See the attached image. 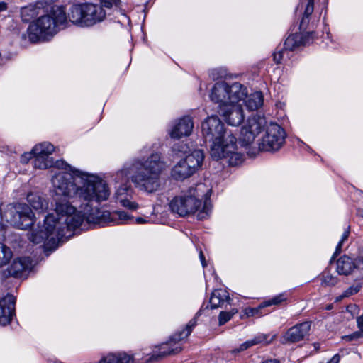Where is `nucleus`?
I'll list each match as a JSON object with an SVG mask.
<instances>
[{
    "instance_id": "nucleus-17",
    "label": "nucleus",
    "mask_w": 363,
    "mask_h": 363,
    "mask_svg": "<svg viewBox=\"0 0 363 363\" xmlns=\"http://www.w3.org/2000/svg\"><path fill=\"white\" fill-rule=\"evenodd\" d=\"M204 159V155L202 150H195L190 154L186 156L184 162L186 163L189 168H190L195 173L201 166Z\"/></svg>"
},
{
    "instance_id": "nucleus-38",
    "label": "nucleus",
    "mask_w": 363,
    "mask_h": 363,
    "mask_svg": "<svg viewBox=\"0 0 363 363\" xmlns=\"http://www.w3.org/2000/svg\"><path fill=\"white\" fill-rule=\"evenodd\" d=\"M282 57H283V52L282 51L279 50V51H276L274 52L273 54V59H274V61L277 63V64H279L282 60Z\"/></svg>"
},
{
    "instance_id": "nucleus-12",
    "label": "nucleus",
    "mask_w": 363,
    "mask_h": 363,
    "mask_svg": "<svg viewBox=\"0 0 363 363\" xmlns=\"http://www.w3.org/2000/svg\"><path fill=\"white\" fill-rule=\"evenodd\" d=\"M16 298L8 294L0 300V325L9 324L15 312Z\"/></svg>"
},
{
    "instance_id": "nucleus-44",
    "label": "nucleus",
    "mask_w": 363,
    "mask_h": 363,
    "mask_svg": "<svg viewBox=\"0 0 363 363\" xmlns=\"http://www.w3.org/2000/svg\"><path fill=\"white\" fill-rule=\"evenodd\" d=\"M344 298H346V296H344V293H343L342 295H340V296H337V297L336 298L335 301H337V302L340 301H341V300H342Z\"/></svg>"
},
{
    "instance_id": "nucleus-32",
    "label": "nucleus",
    "mask_w": 363,
    "mask_h": 363,
    "mask_svg": "<svg viewBox=\"0 0 363 363\" xmlns=\"http://www.w3.org/2000/svg\"><path fill=\"white\" fill-rule=\"evenodd\" d=\"M349 233H350L349 230H345L343 233V234L342 235V238H341L340 241L338 242V244H337V245L336 247L335 255L339 254L340 252L341 251L342 245L344 242V241L347 239V238L349 236Z\"/></svg>"
},
{
    "instance_id": "nucleus-33",
    "label": "nucleus",
    "mask_w": 363,
    "mask_h": 363,
    "mask_svg": "<svg viewBox=\"0 0 363 363\" xmlns=\"http://www.w3.org/2000/svg\"><path fill=\"white\" fill-rule=\"evenodd\" d=\"M361 337H363V331L360 330L359 331L354 332V333L350 335L344 337V338L348 341H352L353 340H356Z\"/></svg>"
},
{
    "instance_id": "nucleus-22",
    "label": "nucleus",
    "mask_w": 363,
    "mask_h": 363,
    "mask_svg": "<svg viewBox=\"0 0 363 363\" xmlns=\"http://www.w3.org/2000/svg\"><path fill=\"white\" fill-rule=\"evenodd\" d=\"M274 337H275V335L272 336L269 340H268L269 335H265V334L258 335L257 336L255 337L252 340H247V341L245 342L244 343L241 344L240 345V347L237 349H235L233 350V352H242V351H244V350L248 349L249 347H250L253 345L260 344V343L264 342V343L268 344L274 340Z\"/></svg>"
},
{
    "instance_id": "nucleus-36",
    "label": "nucleus",
    "mask_w": 363,
    "mask_h": 363,
    "mask_svg": "<svg viewBox=\"0 0 363 363\" xmlns=\"http://www.w3.org/2000/svg\"><path fill=\"white\" fill-rule=\"evenodd\" d=\"M119 0H101L102 6L106 8H111L113 5H117Z\"/></svg>"
},
{
    "instance_id": "nucleus-25",
    "label": "nucleus",
    "mask_w": 363,
    "mask_h": 363,
    "mask_svg": "<svg viewBox=\"0 0 363 363\" xmlns=\"http://www.w3.org/2000/svg\"><path fill=\"white\" fill-rule=\"evenodd\" d=\"M132 192H128L123 196L116 199V202L119 203L122 206L130 209L135 210L138 208V204L132 200Z\"/></svg>"
},
{
    "instance_id": "nucleus-35",
    "label": "nucleus",
    "mask_w": 363,
    "mask_h": 363,
    "mask_svg": "<svg viewBox=\"0 0 363 363\" xmlns=\"http://www.w3.org/2000/svg\"><path fill=\"white\" fill-rule=\"evenodd\" d=\"M55 0H38L36 3L37 9H43L46 6L52 4Z\"/></svg>"
},
{
    "instance_id": "nucleus-30",
    "label": "nucleus",
    "mask_w": 363,
    "mask_h": 363,
    "mask_svg": "<svg viewBox=\"0 0 363 363\" xmlns=\"http://www.w3.org/2000/svg\"><path fill=\"white\" fill-rule=\"evenodd\" d=\"M264 308V307H262V303L257 308H246L243 310L244 314L242 318L244 316L252 317L256 315H259L260 310Z\"/></svg>"
},
{
    "instance_id": "nucleus-28",
    "label": "nucleus",
    "mask_w": 363,
    "mask_h": 363,
    "mask_svg": "<svg viewBox=\"0 0 363 363\" xmlns=\"http://www.w3.org/2000/svg\"><path fill=\"white\" fill-rule=\"evenodd\" d=\"M238 313V310L235 308L232 309L230 311L225 312L222 311L219 315V325H222L226 322L230 320L231 318Z\"/></svg>"
},
{
    "instance_id": "nucleus-45",
    "label": "nucleus",
    "mask_w": 363,
    "mask_h": 363,
    "mask_svg": "<svg viewBox=\"0 0 363 363\" xmlns=\"http://www.w3.org/2000/svg\"><path fill=\"white\" fill-rule=\"evenodd\" d=\"M261 363H279V362L276 359H269Z\"/></svg>"
},
{
    "instance_id": "nucleus-42",
    "label": "nucleus",
    "mask_w": 363,
    "mask_h": 363,
    "mask_svg": "<svg viewBox=\"0 0 363 363\" xmlns=\"http://www.w3.org/2000/svg\"><path fill=\"white\" fill-rule=\"evenodd\" d=\"M199 258L201 262L202 266L205 267L206 266V262L205 260V257L202 251H201L199 253Z\"/></svg>"
},
{
    "instance_id": "nucleus-29",
    "label": "nucleus",
    "mask_w": 363,
    "mask_h": 363,
    "mask_svg": "<svg viewBox=\"0 0 363 363\" xmlns=\"http://www.w3.org/2000/svg\"><path fill=\"white\" fill-rule=\"evenodd\" d=\"M337 281V278L331 274H324L322 276V284L325 286H334Z\"/></svg>"
},
{
    "instance_id": "nucleus-27",
    "label": "nucleus",
    "mask_w": 363,
    "mask_h": 363,
    "mask_svg": "<svg viewBox=\"0 0 363 363\" xmlns=\"http://www.w3.org/2000/svg\"><path fill=\"white\" fill-rule=\"evenodd\" d=\"M354 273L357 278L363 277V252L354 261Z\"/></svg>"
},
{
    "instance_id": "nucleus-18",
    "label": "nucleus",
    "mask_w": 363,
    "mask_h": 363,
    "mask_svg": "<svg viewBox=\"0 0 363 363\" xmlns=\"http://www.w3.org/2000/svg\"><path fill=\"white\" fill-rule=\"evenodd\" d=\"M354 261L347 256L341 257L336 263V270L339 274L348 275L354 273Z\"/></svg>"
},
{
    "instance_id": "nucleus-23",
    "label": "nucleus",
    "mask_w": 363,
    "mask_h": 363,
    "mask_svg": "<svg viewBox=\"0 0 363 363\" xmlns=\"http://www.w3.org/2000/svg\"><path fill=\"white\" fill-rule=\"evenodd\" d=\"M27 201L34 210L39 212L46 210L48 206L47 201L37 194H28Z\"/></svg>"
},
{
    "instance_id": "nucleus-37",
    "label": "nucleus",
    "mask_w": 363,
    "mask_h": 363,
    "mask_svg": "<svg viewBox=\"0 0 363 363\" xmlns=\"http://www.w3.org/2000/svg\"><path fill=\"white\" fill-rule=\"evenodd\" d=\"M32 12V13L30 14V16H33L34 15H35L36 12L35 11L33 10V6H26V7H24L21 9V15L23 18H25V16L26 15H28V13L29 12Z\"/></svg>"
},
{
    "instance_id": "nucleus-26",
    "label": "nucleus",
    "mask_w": 363,
    "mask_h": 363,
    "mask_svg": "<svg viewBox=\"0 0 363 363\" xmlns=\"http://www.w3.org/2000/svg\"><path fill=\"white\" fill-rule=\"evenodd\" d=\"M286 299L284 294H279L271 299L262 303V307H268L273 305H279Z\"/></svg>"
},
{
    "instance_id": "nucleus-9",
    "label": "nucleus",
    "mask_w": 363,
    "mask_h": 363,
    "mask_svg": "<svg viewBox=\"0 0 363 363\" xmlns=\"http://www.w3.org/2000/svg\"><path fill=\"white\" fill-rule=\"evenodd\" d=\"M199 315V313H197L196 316L191 319L188 324L186 325V328L177 333H175L171 338L169 343L167 344H162L161 345L160 349L162 350L159 354H153L151 357H150L149 359L147 360V362H151L154 361H158L159 359H162L164 357H166L167 355L174 354L179 353L182 350L181 347H169L167 348L169 345L172 347V343H176L179 341H181L185 338H186L191 333L192 329L196 325V318L197 316Z\"/></svg>"
},
{
    "instance_id": "nucleus-34",
    "label": "nucleus",
    "mask_w": 363,
    "mask_h": 363,
    "mask_svg": "<svg viewBox=\"0 0 363 363\" xmlns=\"http://www.w3.org/2000/svg\"><path fill=\"white\" fill-rule=\"evenodd\" d=\"M313 11V0H308V4L304 11V17L308 18Z\"/></svg>"
},
{
    "instance_id": "nucleus-46",
    "label": "nucleus",
    "mask_w": 363,
    "mask_h": 363,
    "mask_svg": "<svg viewBox=\"0 0 363 363\" xmlns=\"http://www.w3.org/2000/svg\"><path fill=\"white\" fill-rule=\"evenodd\" d=\"M135 220L137 223H144L145 222L143 218H138Z\"/></svg>"
},
{
    "instance_id": "nucleus-2",
    "label": "nucleus",
    "mask_w": 363,
    "mask_h": 363,
    "mask_svg": "<svg viewBox=\"0 0 363 363\" xmlns=\"http://www.w3.org/2000/svg\"><path fill=\"white\" fill-rule=\"evenodd\" d=\"M105 16V11L98 4H73L67 16L62 7L53 6L48 14L40 16L30 24L28 29V38L33 43L48 40L66 27L68 21L79 27H89L102 21Z\"/></svg>"
},
{
    "instance_id": "nucleus-13",
    "label": "nucleus",
    "mask_w": 363,
    "mask_h": 363,
    "mask_svg": "<svg viewBox=\"0 0 363 363\" xmlns=\"http://www.w3.org/2000/svg\"><path fill=\"white\" fill-rule=\"evenodd\" d=\"M194 128V123L191 117L184 116L178 120L169 131L171 138L179 139L191 135Z\"/></svg>"
},
{
    "instance_id": "nucleus-20",
    "label": "nucleus",
    "mask_w": 363,
    "mask_h": 363,
    "mask_svg": "<svg viewBox=\"0 0 363 363\" xmlns=\"http://www.w3.org/2000/svg\"><path fill=\"white\" fill-rule=\"evenodd\" d=\"M230 299L228 291L224 289H217L213 291L210 304L211 308L222 307Z\"/></svg>"
},
{
    "instance_id": "nucleus-6",
    "label": "nucleus",
    "mask_w": 363,
    "mask_h": 363,
    "mask_svg": "<svg viewBox=\"0 0 363 363\" xmlns=\"http://www.w3.org/2000/svg\"><path fill=\"white\" fill-rule=\"evenodd\" d=\"M246 94L247 88L240 83L230 85L225 82H219L212 88L210 98L218 104V113L225 121L231 126H238L245 118L241 101H244Z\"/></svg>"
},
{
    "instance_id": "nucleus-8",
    "label": "nucleus",
    "mask_w": 363,
    "mask_h": 363,
    "mask_svg": "<svg viewBox=\"0 0 363 363\" xmlns=\"http://www.w3.org/2000/svg\"><path fill=\"white\" fill-rule=\"evenodd\" d=\"M3 220L20 228L27 229L33 223L34 215L30 207L25 203L9 205L4 212L0 208Z\"/></svg>"
},
{
    "instance_id": "nucleus-7",
    "label": "nucleus",
    "mask_w": 363,
    "mask_h": 363,
    "mask_svg": "<svg viewBox=\"0 0 363 363\" xmlns=\"http://www.w3.org/2000/svg\"><path fill=\"white\" fill-rule=\"evenodd\" d=\"M211 192V189L204 184H199L175 196L170 201L169 207L172 212L180 216L197 213L199 219H206L211 210L208 201Z\"/></svg>"
},
{
    "instance_id": "nucleus-21",
    "label": "nucleus",
    "mask_w": 363,
    "mask_h": 363,
    "mask_svg": "<svg viewBox=\"0 0 363 363\" xmlns=\"http://www.w3.org/2000/svg\"><path fill=\"white\" fill-rule=\"evenodd\" d=\"M133 359V356L125 352L111 353L102 357L99 363H129Z\"/></svg>"
},
{
    "instance_id": "nucleus-3",
    "label": "nucleus",
    "mask_w": 363,
    "mask_h": 363,
    "mask_svg": "<svg viewBox=\"0 0 363 363\" xmlns=\"http://www.w3.org/2000/svg\"><path fill=\"white\" fill-rule=\"evenodd\" d=\"M168 164L159 152L152 153L145 160L134 158L125 162L123 167L114 176L116 186L115 199L128 192H132L129 184L130 180L139 190L153 193L161 187V175L167 169Z\"/></svg>"
},
{
    "instance_id": "nucleus-5",
    "label": "nucleus",
    "mask_w": 363,
    "mask_h": 363,
    "mask_svg": "<svg viewBox=\"0 0 363 363\" xmlns=\"http://www.w3.org/2000/svg\"><path fill=\"white\" fill-rule=\"evenodd\" d=\"M262 134L258 142L261 151L279 150L285 142L286 133L277 123L259 115L249 118L241 128L239 140L242 146L251 145Z\"/></svg>"
},
{
    "instance_id": "nucleus-4",
    "label": "nucleus",
    "mask_w": 363,
    "mask_h": 363,
    "mask_svg": "<svg viewBox=\"0 0 363 363\" xmlns=\"http://www.w3.org/2000/svg\"><path fill=\"white\" fill-rule=\"evenodd\" d=\"M202 135L208 143L211 157L215 160L224 159L230 165H238L242 161L238 151L237 138L216 116L208 117L201 123Z\"/></svg>"
},
{
    "instance_id": "nucleus-24",
    "label": "nucleus",
    "mask_w": 363,
    "mask_h": 363,
    "mask_svg": "<svg viewBox=\"0 0 363 363\" xmlns=\"http://www.w3.org/2000/svg\"><path fill=\"white\" fill-rule=\"evenodd\" d=\"M11 249L0 242V268L8 264L13 257Z\"/></svg>"
},
{
    "instance_id": "nucleus-43",
    "label": "nucleus",
    "mask_w": 363,
    "mask_h": 363,
    "mask_svg": "<svg viewBox=\"0 0 363 363\" xmlns=\"http://www.w3.org/2000/svg\"><path fill=\"white\" fill-rule=\"evenodd\" d=\"M7 9V4L4 2H0V12L5 11Z\"/></svg>"
},
{
    "instance_id": "nucleus-47",
    "label": "nucleus",
    "mask_w": 363,
    "mask_h": 363,
    "mask_svg": "<svg viewBox=\"0 0 363 363\" xmlns=\"http://www.w3.org/2000/svg\"><path fill=\"white\" fill-rule=\"evenodd\" d=\"M313 347L315 351H318L320 348V344L318 342H315L313 344Z\"/></svg>"
},
{
    "instance_id": "nucleus-41",
    "label": "nucleus",
    "mask_w": 363,
    "mask_h": 363,
    "mask_svg": "<svg viewBox=\"0 0 363 363\" xmlns=\"http://www.w3.org/2000/svg\"><path fill=\"white\" fill-rule=\"evenodd\" d=\"M31 157H33V155H32V151L30 152V153H26L24 154L22 157H21V160L22 162H27L28 160H30L31 158Z\"/></svg>"
},
{
    "instance_id": "nucleus-1",
    "label": "nucleus",
    "mask_w": 363,
    "mask_h": 363,
    "mask_svg": "<svg viewBox=\"0 0 363 363\" xmlns=\"http://www.w3.org/2000/svg\"><path fill=\"white\" fill-rule=\"evenodd\" d=\"M64 166L52 178L55 212L44 218L43 225L38 224L29 233L30 242L43 243L45 248L54 250L77 229L84 230L91 225L125 223L133 220L123 211L111 213L94 207V204L108 199L111 192L106 182L96 174L67 164Z\"/></svg>"
},
{
    "instance_id": "nucleus-15",
    "label": "nucleus",
    "mask_w": 363,
    "mask_h": 363,
    "mask_svg": "<svg viewBox=\"0 0 363 363\" xmlns=\"http://www.w3.org/2000/svg\"><path fill=\"white\" fill-rule=\"evenodd\" d=\"M312 33H295L290 35L284 42V48L286 50L294 49L309 43Z\"/></svg>"
},
{
    "instance_id": "nucleus-19",
    "label": "nucleus",
    "mask_w": 363,
    "mask_h": 363,
    "mask_svg": "<svg viewBox=\"0 0 363 363\" xmlns=\"http://www.w3.org/2000/svg\"><path fill=\"white\" fill-rule=\"evenodd\" d=\"M263 100L262 94L260 91H255L249 96L247 93L246 96L243 99L244 101H241V104H242V106L245 105L247 109L254 111L262 106Z\"/></svg>"
},
{
    "instance_id": "nucleus-48",
    "label": "nucleus",
    "mask_w": 363,
    "mask_h": 363,
    "mask_svg": "<svg viewBox=\"0 0 363 363\" xmlns=\"http://www.w3.org/2000/svg\"><path fill=\"white\" fill-rule=\"evenodd\" d=\"M332 308H333V306H332V305H329V306H328L326 307V309H327V310H330V309H332Z\"/></svg>"
},
{
    "instance_id": "nucleus-11",
    "label": "nucleus",
    "mask_w": 363,
    "mask_h": 363,
    "mask_svg": "<svg viewBox=\"0 0 363 363\" xmlns=\"http://www.w3.org/2000/svg\"><path fill=\"white\" fill-rule=\"evenodd\" d=\"M34 266L30 257H18L14 258L3 272L5 277L14 278L26 277Z\"/></svg>"
},
{
    "instance_id": "nucleus-16",
    "label": "nucleus",
    "mask_w": 363,
    "mask_h": 363,
    "mask_svg": "<svg viewBox=\"0 0 363 363\" xmlns=\"http://www.w3.org/2000/svg\"><path fill=\"white\" fill-rule=\"evenodd\" d=\"M194 174L193 170L189 168V166H187L184 160H181L177 162L171 171L172 177L177 180H184Z\"/></svg>"
},
{
    "instance_id": "nucleus-14",
    "label": "nucleus",
    "mask_w": 363,
    "mask_h": 363,
    "mask_svg": "<svg viewBox=\"0 0 363 363\" xmlns=\"http://www.w3.org/2000/svg\"><path fill=\"white\" fill-rule=\"evenodd\" d=\"M311 328V323L304 322L291 328L284 336V339L291 342H296L303 340Z\"/></svg>"
},
{
    "instance_id": "nucleus-31",
    "label": "nucleus",
    "mask_w": 363,
    "mask_h": 363,
    "mask_svg": "<svg viewBox=\"0 0 363 363\" xmlns=\"http://www.w3.org/2000/svg\"><path fill=\"white\" fill-rule=\"evenodd\" d=\"M361 289L360 284H357L354 286H351L347 290H345L344 293V296L346 297H349L353 294H357Z\"/></svg>"
},
{
    "instance_id": "nucleus-10",
    "label": "nucleus",
    "mask_w": 363,
    "mask_h": 363,
    "mask_svg": "<svg viewBox=\"0 0 363 363\" xmlns=\"http://www.w3.org/2000/svg\"><path fill=\"white\" fill-rule=\"evenodd\" d=\"M55 151V147L48 142L35 145L32 149L33 164L35 169H45L53 165L54 161L51 157Z\"/></svg>"
},
{
    "instance_id": "nucleus-40",
    "label": "nucleus",
    "mask_w": 363,
    "mask_h": 363,
    "mask_svg": "<svg viewBox=\"0 0 363 363\" xmlns=\"http://www.w3.org/2000/svg\"><path fill=\"white\" fill-rule=\"evenodd\" d=\"M357 327L363 331V314L357 318Z\"/></svg>"
},
{
    "instance_id": "nucleus-39",
    "label": "nucleus",
    "mask_w": 363,
    "mask_h": 363,
    "mask_svg": "<svg viewBox=\"0 0 363 363\" xmlns=\"http://www.w3.org/2000/svg\"><path fill=\"white\" fill-rule=\"evenodd\" d=\"M340 359H341L340 355L338 354H336L327 362H319L318 363H340Z\"/></svg>"
}]
</instances>
